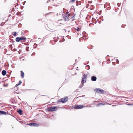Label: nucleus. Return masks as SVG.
Here are the masks:
<instances>
[{
    "instance_id": "1",
    "label": "nucleus",
    "mask_w": 133,
    "mask_h": 133,
    "mask_svg": "<svg viewBox=\"0 0 133 133\" xmlns=\"http://www.w3.org/2000/svg\"><path fill=\"white\" fill-rule=\"evenodd\" d=\"M58 109V108L56 107L53 106L47 108V110L49 111H54L57 110Z\"/></svg>"
},
{
    "instance_id": "2",
    "label": "nucleus",
    "mask_w": 133,
    "mask_h": 133,
    "mask_svg": "<svg viewBox=\"0 0 133 133\" xmlns=\"http://www.w3.org/2000/svg\"><path fill=\"white\" fill-rule=\"evenodd\" d=\"M94 91L96 93L100 94H103L105 92V91L102 89L99 88H96L94 90Z\"/></svg>"
},
{
    "instance_id": "3",
    "label": "nucleus",
    "mask_w": 133,
    "mask_h": 133,
    "mask_svg": "<svg viewBox=\"0 0 133 133\" xmlns=\"http://www.w3.org/2000/svg\"><path fill=\"white\" fill-rule=\"evenodd\" d=\"M68 99V98L67 97H65L64 98H61L58 101V102H61L63 103H64L66 102Z\"/></svg>"
},
{
    "instance_id": "4",
    "label": "nucleus",
    "mask_w": 133,
    "mask_h": 133,
    "mask_svg": "<svg viewBox=\"0 0 133 133\" xmlns=\"http://www.w3.org/2000/svg\"><path fill=\"white\" fill-rule=\"evenodd\" d=\"M84 106L83 105H75L74 106V108L75 109H79L83 108Z\"/></svg>"
},
{
    "instance_id": "5",
    "label": "nucleus",
    "mask_w": 133,
    "mask_h": 133,
    "mask_svg": "<svg viewBox=\"0 0 133 133\" xmlns=\"http://www.w3.org/2000/svg\"><path fill=\"white\" fill-rule=\"evenodd\" d=\"M64 19L65 21H68L69 20V18H71V17L67 16L66 15H64L63 16Z\"/></svg>"
},
{
    "instance_id": "6",
    "label": "nucleus",
    "mask_w": 133,
    "mask_h": 133,
    "mask_svg": "<svg viewBox=\"0 0 133 133\" xmlns=\"http://www.w3.org/2000/svg\"><path fill=\"white\" fill-rule=\"evenodd\" d=\"M20 72L21 76V77L22 78H23L24 77V74L22 71H21Z\"/></svg>"
},
{
    "instance_id": "7",
    "label": "nucleus",
    "mask_w": 133,
    "mask_h": 133,
    "mask_svg": "<svg viewBox=\"0 0 133 133\" xmlns=\"http://www.w3.org/2000/svg\"><path fill=\"white\" fill-rule=\"evenodd\" d=\"M91 79L92 81H95L97 79V78L96 77L92 76L91 77Z\"/></svg>"
},
{
    "instance_id": "8",
    "label": "nucleus",
    "mask_w": 133,
    "mask_h": 133,
    "mask_svg": "<svg viewBox=\"0 0 133 133\" xmlns=\"http://www.w3.org/2000/svg\"><path fill=\"white\" fill-rule=\"evenodd\" d=\"M6 73V71L5 70H3L2 71V74L3 75H5Z\"/></svg>"
},
{
    "instance_id": "9",
    "label": "nucleus",
    "mask_w": 133,
    "mask_h": 133,
    "mask_svg": "<svg viewBox=\"0 0 133 133\" xmlns=\"http://www.w3.org/2000/svg\"><path fill=\"white\" fill-rule=\"evenodd\" d=\"M16 41L17 42H19L21 40V38L20 37H18L16 38Z\"/></svg>"
},
{
    "instance_id": "10",
    "label": "nucleus",
    "mask_w": 133,
    "mask_h": 133,
    "mask_svg": "<svg viewBox=\"0 0 133 133\" xmlns=\"http://www.w3.org/2000/svg\"><path fill=\"white\" fill-rule=\"evenodd\" d=\"M17 112L18 113H19L20 114L22 115L23 111L19 109L18 111H17Z\"/></svg>"
},
{
    "instance_id": "11",
    "label": "nucleus",
    "mask_w": 133,
    "mask_h": 133,
    "mask_svg": "<svg viewBox=\"0 0 133 133\" xmlns=\"http://www.w3.org/2000/svg\"><path fill=\"white\" fill-rule=\"evenodd\" d=\"M2 114L6 115V112L4 111H0V115Z\"/></svg>"
},
{
    "instance_id": "12",
    "label": "nucleus",
    "mask_w": 133,
    "mask_h": 133,
    "mask_svg": "<svg viewBox=\"0 0 133 133\" xmlns=\"http://www.w3.org/2000/svg\"><path fill=\"white\" fill-rule=\"evenodd\" d=\"M86 79H83L82 78L81 82V83L83 84L84 83L86 82Z\"/></svg>"
},
{
    "instance_id": "13",
    "label": "nucleus",
    "mask_w": 133,
    "mask_h": 133,
    "mask_svg": "<svg viewBox=\"0 0 133 133\" xmlns=\"http://www.w3.org/2000/svg\"><path fill=\"white\" fill-rule=\"evenodd\" d=\"M21 40H25L26 39V38L25 37H21Z\"/></svg>"
},
{
    "instance_id": "14",
    "label": "nucleus",
    "mask_w": 133,
    "mask_h": 133,
    "mask_svg": "<svg viewBox=\"0 0 133 133\" xmlns=\"http://www.w3.org/2000/svg\"><path fill=\"white\" fill-rule=\"evenodd\" d=\"M87 77V76L85 75H83V77H82V78L83 79H86V78Z\"/></svg>"
},
{
    "instance_id": "15",
    "label": "nucleus",
    "mask_w": 133,
    "mask_h": 133,
    "mask_svg": "<svg viewBox=\"0 0 133 133\" xmlns=\"http://www.w3.org/2000/svg\"><path fill=\"white\" fill-rule=\"evenodd\" d=\"M32 126H37L38 125L37 124L35 123H33Z\"/></svg>"
},
{
    "instance_id": "16",
    "label": "nucleus",
    "mask_w": 133,
    "mask_h": 133,
    "mask_svg": "<svg viewBox=\"0 0 133 133\" xmlns=\"http://www.w3.org/2000/svg\"><path fill=\"white\" fill-rule=\"evenodd\" d=\"M22 83V82L21 81H19V83H18V84H16V86H18V85H19Z\"/></svg>"
},
{
    "instance_id": "17",
    "label": "nucleus",
    "mask_w": 133,
    "mask_h": 133,
    "mask_svg": "<svg viewBox=\"0 0 133 133\" xmlns=\"http://www.w3.org/2000/svg\"><path fill=\"white\" fill-rule=\"evenodd\" d=\"M66 14L68 16H70L71 15L70 14H69V12H67L66 13Z\"/></svg>"
},
{
    "instance_id": "18",
    "label": "nucleus",
    "mask_w": 133,
    "mask_h": 133,
    "mask_svg": "<svg viewBox=\"0 0 133 133\" xmlns=\"http://www.w3.org/2000/svg\"><path fill=\"white\" fill-rule=\"evenodd\" d=\"M29 47L27 46L26 47V51H29Z\"/></svg>"
},
{
    "instance_id": "19",
    "label": "nucleus",
    "mask_w": 133,
    "mask_h": 133,
    "mask_svg": "<svg viewBox=\"0 0 133 133\" xmlns=\"http://www.w3.org/2000/svg\"><path fill=\"white\" fill-rule=\"evenodd\" d=\"M86 37H87L86 36H83L82 38H83V39H87L86 38Z\"/></svg>"
},
{
    "instance_id": "20",
    "label": "nucleus",
    "mask_w": 133,
    "mask_h": 133,
    "mask_svg": "<svg viewBox=\"0 0 133 133\" xmlns=\"http://www.w3.org/2000/svg\"><path fill=\"white\" fill-rule=\"evenodd\" d=\"M116 90L117 91H118L119 90V89H118L117 87H116L115 88Z\"/></svg>"
},
{
    "instance_id": "21",
    "label": "nucleus",
    "mask_w": 133,
    "mask_h": 133,
    "mask_svg": "<svg viewBox=\"0 0 133 133\" xmlns=\"http://www.w3.org/2000/svg\"><path fill=\"white\" fill-rule=\"evenodd\" d=\"M80 30V29L78 27H77L76 29V30L78 31H79Z\"/></svg>"
},
{
    "instance_id": "22",
    "label": "nucleus",
    "mask_w": 133,
    "mask_h": 133,
    "mask_svg": "<svg viewBox=\"0 0 133 133\" xmlns=\"http://www.w3.org/2000/svg\"><path fill=\"white\" fill-rule=\"evenodd\" d=\"M76 0H71L70 2H75Z\"/></svg>"
},
{
    "instance_id": "23",
    "label": "nucleus",
    "mask_w": 133,
    "mask_h": 133,
    "mask_svg": "<svg viewBox=\"0 0 133 133\" xmlns=\"http://www.w3.org/2000/svg\"><path fill=\"white\" fill-rule=\"evenodd\" d=\"M11 50H12V51H17V50L16 49H13L12 50V48H11Z\"/></svg>"
},
{
    "instance_id": "24",
    "label": "nucleus",
    "mask_w": 133,
    "mask_h": 133,
    "mask_svg": "<svg viewBox=\"0 0 133 133\" xmlns=\"http://www.w3.org/2000/svg\"><path fill=\"white\" fill-rule=\"evenodd\" d=\"M32 123H29V125L31 126H32V125H33Z\"/></svg>"
},
{
    "instance_id": "25",
    "label": "nucleus",
    "mask_w": 133,
    "mask_h": 133,
    "mask_svg": "<svg viewBox=\"0 0 133 133\" xmlns=\"http://www.w3.org/2000/svg\"><path fill=\"white\" fill-rule=\"evenodd\" d=\"M17 33L16 32H15L14 33V34H13V35L14 36H16V34Z\"/></svg>"
},
{
    "instance_id": "26",
    "label": "nucleus",
    "mask_w": 133,
    "mask_h": 133,
    "mask_svg": "<svg viewBox=\"0 0 133 133\" xmlns=\"http://www.w3.org/2000/svg\"><path fill=\"white\" fill-rule=\"evenodd\" d=\"M20 14V12H18L17 13V14L18 15H19Z\"/></svg>"
},
{
    "instance_id": "27",
    "label": "nucleus",
    "mask_w": 133,
    "mask_h": 133,
    "mask_svg": "<svg viewBox=\"0 0 133 133\" xmlns=\"http://www.w3.org/2000/svg\"><path fill=\"white\" fill-rule=\"evenodd\" d=\"M116 62H117V64H118L119 63V61L118 60V59L117 60Z\"/></svg>"
},
{
    "instance_id": "28",
    "label": "nucleus",
    "mask_w": 133,
    "mask_h": 133,
    "mask_svg": "<svg viewBox=\"0 0 133 133\" xmlns=\"http://www.w3.org/2000/svg\"><path fill=\"white\" fill-rule=\"evenodd\" d=\"M102 104H102V103H100L98 104V105H102Z\"/></svg>"
},
{
    "instance_id": "29",
    "label": "nucleus",
    "mask_w": 133,
    "mask_h": 133,
    "mask_svg": "<svg viewBox=\"0 0 133 133\" xmlns=\"http://www.w3.org/2000/svg\"><path fill=\"white\" fill-rule=\"evenodd\" d=\"M88 5H89V4H87L86 6H88Z\"/></svg>"
},
{
    "instance_id": "30",
    "label": "nucleus",
    "mask_w": 133,
    "mask_h": 133,
    "mask_svg": "<svg viewBox=\"0 0 133 133\" xmlns=\"http://www.w3.org/2000/svg\"><path fill=\"white\" fill-rule=\"evenodd\" d=\"M88 5H89V4H87L86 6H88Z\"/></svg>"
},
{
    "instance_id": "31",
    "label": "nucleus",
    "mask_w": 133,
    "mask_h": 133,
    "mask_svg": "<svg viewBox=\"0 0 133 133\" xmlns=\"http://www.w3.org/2000/svg\"><path fill=\"white\" fill-rule=\"evenodd\" d=\"M58 15V14H57V15Z\"/></svg>"
}]
</instances>
